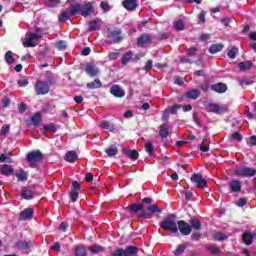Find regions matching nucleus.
I'll return each mask as SVG.
<instances>
[{"mask_svg":"<svg viewBox=\"0 0 256 256\" xmlns=\"http://www.w3.org/2000/svg\"><path fill=\"white\" fill-rule=\"evenodd\" d=\"M190 226H191V229H194L195 231H200V229H201V220H199L197 218H192L190 220Z\"/></svg>","mask_w":256,"mask_h":256,"instance_id":"obj_35","label":"nucleus"},{"mask_svg":"<svg viewBox=\"0 0 256 256\" xmlns=\"http://www.w3.org/2000/svg\"><path fill=\"white\" fill-rule=\"evenodd\" d=\"M255 83V81L249 79V78H242L239 80V85H241V87H247L249 85H253Z\"/></svg>","mask_w":256,"mask_h":256,"instance_id":"obj_44","label":"nucleus"},{"mask_svg":"<svg viewBox=\"0 0 256 256\" xmlns=\"http://www.w3.org/2000/svg\"><path fill=\"white\" fill-rule=\"evenodd\" d=\"M69 19H71V13L67 9L58 15V21L60 23H65V21H69Z\"/></svg>","mask_w":256,"mask_h":256,"instance_id":"obj_26","label":"nucleus"},{"mask_svg":"<svg viewBox=\"0 0 256 256\" xmlns=\"http://www.w3.org/2000/svg\"><path fill=\"white\" fill-rule=\"evenodd\" d=\"M88 251L91 255H97V253H105V247L103 246H88Z\"/></svg>","mask_w":256,"mask_h":256,"instance_id":"obj_29","label":"nucleus"},{"mask_svg":"<svg viewBox=\"0 0 256 256\" xmlns=\"http://www.w3.org/2000/svg\"><path fill=\"white\" fill-rule=\"evenodd\" d=\"M69 13L70 15H77V13H81V4L76 3L75 5H72Z\"/></svg>","mask_w":256,"mask_h":256,"instance_id":"obj_41","label":"nucleus"},{"mask_svg":"<svg viewBox=\"0 0 256 256\" xmlns=\"http://www.w3.org/2000/svg\"><path fill=\"white\" fill-rule=\"evenodd\" d=\"M174 29L176 31H183L185 29V22L183 19H180L174 23Z\"/></svg>","mask_w":256,"mask_h":256,"instance_id":"obj_42","label":"nucleus"},{"mask_svg":"<svg viewBox=\"0 0 256 256\" xmlns=\"http://www.w3.org/2000/svg\"><path fill=\"white\" fill-rule=\"evenodd\" d=\"M99 127L101 129H111V123L109 121H103Z\"/></svg>","mask_w":256,"mask_h":256,"instance_id":"obj_64","label":"nucleus"},{"mask_svg":"<svg viewBox=\"0 0 256 256\" xmlns=\"http://www.w3.org/2000/svg\"><path fill=\"white\" fill-rule=\"evenodd\" d=\"M93 13H95V9H93V4H91V2H87L80 10V15H82V17H89V15H93Z\"/></svg>","mask_w":256,"mask_h":256,"instance_id":"obj_13","label":"nucleus"},{"mask_svg":"<svg viewBox=\"0 0 256 256\" xmlns=\"http://www.w3.org/2000/svg\"><path fill=\"white\" fill-rule=\"evenodd\" d=\"M190 181L192 183H195V185H196V187H198V189H206V187H207V180H205V178H203V176L201 174L194 173L192 175V177L190 178Z\"/></svg>","mask_w":256,"mask_h":256,"instance_id":"obj_8","label":"nucleus"},{"mask_svg":"<svg viewBox=\"0 0 256 256\" xmlns=\"http://www.w3.org/2000/svg\"><path fill=\"white\" fill-rule=\"evenodd\" d=\"M177 229L180 231L181 235L188 236L193 232L191 224L187 223L185 220H180L177 222Z\"/></svg>","mask_w":256,"mask_h":256,"instance_id":"obj_7","label":"nucleus"},{"mask_svg":"<svg viewBox=\"0 0 256 256\" xmlns=\"http://www.w3.org/2000/svg\"><path fill=\"white\" fill-rule=\"evenodd\" d=\"M251 67H253V62L251 61H244V62H240L238 64V69L240 71H249V69H251Z\"/></svg>","mask_w":256,"mask_h":256,"instance_id":"obj_30","label":"nucleus"},{"mask_svg":"<svg viewBox=\"0 0 256 256\" xmlns=\"http://www.w3.org/2000/svg\"><path fill=\"white\" fill-rule=\"evenodd\" d=\"M68 228L69 224L67 222H61L58 229L62 231V233H66Z\"/></svg>","mask_w":256,"mask_h":256,"instance_id":"obj_59","label":"nucleus"},{"mask_svg":"<svg viewBox=\"0 0 256 256\" xmlns=\"http://www.w3.org/2000/svg\"><path fill=\"white\" fill-rule=\"evenodd\" d=\"M200 151H202V153H207V151H209V144L205 143V140L200 144Z\"/></svg>","mask_w":256,"mask_h":256,"instance_id":"obj_60","label":"nucleus"},{"mask_svg":"<svg viewBox=\"0 0 256 256\" xmlns=\"http://www.w3.org/2000/svg\"><path fill=\"white\" fill-rule=\"evenodd\" d=\"M139 253V247L137 246H127L126 249H124V256H133L137 255Z\"/></svg>","mask_w":256,"mask_h":256,"instance_id":"obj_24","label":"nucleus"},{"mask_svg":"<svg viewBox=\"0 0 256 256\" xmlns=\"http://www.w3.org/2000/svg\"><path fill=\"white\" fill-rule=\"evenodd\" d=\"M142 203L149 205L147 207L148 212L143 211V204L139 203H132L128 205L126 207V211H128V213H139L141 211V213L138 214L140 219H152L153 214L151 213H163V210H161L157 204H153V198L151 197L143 198Z\"/></svg>","mask_w":256,"mask_h":256,"instance_id":"obj_1","label":"nucleus"},{"mask_svg":"<svg viewBox=\"0 0 256 256\" xmlns=\"http://www.w3.org/2000/svg\"><path fill=\"white\" fill-rule=\"evenodd\" d=\"M112 256H125V249L118 248L111 253Z\"/></svg>","mask_w":256,"mask_h":256,"instance_id":"obj_57","label":"nucleus"},{"mask_svg":"<svg viewBox=\"0 0 256 256\" xmlns=\"http://www.w3.org/2000/svg\"><path fill=\"white\" fill-rule=\"evenodd\" d=\"M26 159L31 167H36L38 163L43 161V153L40 150H34L27 154Z\"/></svg>","mask_w":256,"mask_h":256,"instance_id":"obj_5","label":"nucleus"},{"mask_svg":"<svg viewBox=\"0 0 256 256\" xmlns=\"http://www.w3.org/2000/svg\"><path fill=\"white\" fill-rule=\"evenodd\" d=\"M100 7L104 10V13H109V11H111V6H109V2L107 1H102L100 3Z\"/></svg>","mask_w":256,"mask_h":256,"instance_id":"obj_52","label":"nucleus"},{"mask_svg":"<svg viewBox=\"0 0 256 256\" xmlns=\"http://www.w3.org/2000/svg\"><path fill=\"white\" fill-rule=\"evenodd\" d=\"M138 46L143 47V45H147L149 43H153V39L151 38V34L143 33L138 37L137 40Z\"/></svg>","mask_w":256,"mask_h":256,"instance_id":"obj_11","label":"nucleus"},{"mask_svg":"<svg viewBox=\"0 0 256 256\" xmlns=\"http://www.w3.org/2000/svg\"><path fill=\"white\" fill-rule=\"evenodd\" d=\"M10 129H11L10 125L2 126V128L0 130V135H7V133H9Z\"/></svg>","mask_w":256,"mask_h":256,"instance_id":"obj_62","label":"nucleus"},{"mask_svg":"<svg viewBox=\"0 0 256 256\" xmlns=\"http://www.w3.org/2000/svg\"><path fill=\"white\" fill-rule=\"evenodd\" d=\"M79 199V192L72 190L70 192V200L72 203H76V201Z\"/></svg>","mask_w":256,"mask_h":256,"instance_id":"obj_55","label":"nucleus"},{"mask_svg":"<svg viewBox=\"0 0 256 256\" xmlns=\"http://www.w3.org/2000/svg\"><path fill=\"white\" fill-rule=\"evenodd\" d=\"M33 245H35V243L31 240H19L16 243L17 249H22L23 251H25L27 249H31V247H33Z\"/></svg>","mask_w":256,"mask_h":256,"instance_id":"obj_15","label":"nucleus"},{"mask_svg":"<svg viewBox=\"0 0 256 256\" xmlns=\"http://www.w3.org/2000/svg\"><path fill=\"white\" fill-rule=\"evenodd\" d=\"M185 249H187V245L185 244L178 245L176 249L173 251V254L175 256L183 255V253H185Z\"/></svg>","mask_w":256,"mask_h":256,"instance_id":"obj_39","label":"nucleus"},{"mask_svg":"<svg viewBox=\"0 0 256 256\" xmlns=\"http://www.w3.org/2000/svg\"><path fill=\"white\" fill-rule=\"evenodd\" d=\"M55 107V104L47 103L42 107V111L44 113H52Z\"/></svg>","mask_w":256,"mask_h":256,"instance_id":"obj_45","label":"nucleus"},{"mask_svg":"<svg viewBox=\"0 0 256 256\" xmlns=\"http://www.w3.org/2000/svg\"><path fill=\"white\" fill-rule=\"evenodd\" d=\"M184 97H186V99L195 101V99H199V97H201V91L198 89L189 90L184 94Z\"/></svg>","mask_w":256,"mask_h":256,"instance_id":"obj_19","label":"nucleus"},{"mask_svg":"<svg viewBox=\"0 0 256 256\" xmlns=\"http://www.w3.org/2000/svg\"><path fill=\"white\" fill-rule=\"evenodd\" d=\"M119 50H115V52H110L108 53V59L109 61H115V59H118L119 58Z\"/></svg>","mask_w":256,"mask_h":256,"instance_id":"obj_53","label":"nucleus"},{"mask_svg":"<svg viewBox=\"0 0 256 256\" xmlns=\"http://www.w3.org/2000/svg\"><path fill=\"white\" fill-rule=\"evenodd\" d=\"M85 72L89 77H97L99 75L100 70L99 68L95 65V63H87L85 67Z\"/></svg>","mask_w":256,"mask_h":256,"instance_id":"obj_10","label":"nucleus"},{"mask_svg":"<svg viewBox=\"0 0 256 256\" xmlns=\"http://www.w3.org/2000/svg\"><path fill=\"white\" fill-rule=\"evenodd\" d=\"M231 21H232V19L229 18V17L222 18V19L220 20V22L222 23V25H225L226 27H231Z\"/></svg>","mask_w":256,"mask_h":256,"instance_id":"obj_61","label":"nucleus"},{"mask_svg":"<svg viewBox=\"0 0 256 256\" xmlns=\"http://www.w3.org/2000/svg\"><path fill=\"white\" fill-rule=\"evenodd\" d=\"M177 215L169 214L164 217L163 221L160 222V227L164 229V231H171V233H178L179 229L177 228Z\"/></svg>","mask_w":256,"mask_h":256,"instance_id":"obj_2","label":"nucleus"},{"mask_svg":"<svg viewBox=\"0 0 256 256\" xmlns=\"http://www.w3.org/2000/svg\"><path fill=\"white\" fill-rule=\"evenodd\" d=\"M144 149L148 153V155H150V157H151V155H153V151H154L155 148L153 147V143L146 142L144 144Z\"/></svg>","mask_w":256,"mask_h":256,"instance_id":"obj_46","label":"nucleus"},{"mask_svg":"<svg viewBox=\"0 0 256 256\" xmlns=\"http://www.w3.org/2000/svg\"><path fill=\"white\" fill-rule=\"evenodd\" d=\"M107 39H108V43L110 45H117L119 43H121V41H123V39H125V37L123 36V30H121V28H108L107 29Z\"/></svg>","mask_w":256,"mask_h":256,"instance_id":"obj_3","label":"nucleus"},{"mask_svg":"<svg viewBox=\"0 0 256 256\" xmlns=\"http://www.w3.org/2000/svg\"><path fill=\"white\" fill-rule=\"evenodd\" d=\"M28 174L25 170H20L19 173L16 174V178L18 179V181H27L28 179Z\"/></svg>","mask_w":256,"mask_h":256,"instance_id":"obj_40","label":"nucleus"},{"mask_svg":"<svg viewBox=\"0 0 256 256\" xmlns=\"http://www.w3.org/2000/svg\"><path fill=\"white\" fill-rule=\"evenodd\" d=\"M239 49L237 47L233 46L231 50L228 51V57L229 59H235L237 57Z\"/></svg>","mask_w":256,"mask_h":256,"instance_id":"obj_49","label":"nucleus"},{"mask_svg":"<svg viewBox=\"0 0 256 256\" xmlns=\"http://www.w3.org/2000/svg\"><path fill=\"white\" fill-rule=\"evenodd\" d=\"M216 241H227L228 236L225 233L219 232L214 236Z\"/></svg>","mask_w":256,"mask_h":256,"instance_id":"obj_50","label":"nucleus"},{"mask_svg":"<svg viewBox=\"0 0 256 256\" xmlns=\"http://www.w3.org/2000/svg\"><path fill=\"white\" fill-rule=\"evenodd\" d=\"M75 255L76 256H87V250L85 249V246L78 245L75 247Z\"/></svg>","mask_w":256,"mask_h":256,"instance_id":"obj_38","label":"nucleus"},{"mask_svg":"<svg viewBox=\"0 0 256 256\" xmlns=\"http://www.w3.org/2000/svg\"><path fill=\"white\" fill-rule=\"evenodd\" d=\"M45 5L47 7H58V5H61V0H45Z\"/></svg>","mask_w":256,"mask_h":256,"instance_id":"obj_47","label":"nucleus"},{"mask_svg":"<svg viewBox=\"0 0 256 256\" xmlns=\"http://www.w3.org/2000/svg\"><path fill=\"white\" fill-rule=\"evenodd\" d=\"M49 84L44 81H38L36 82L35 86V92L36 95H47L49 93Z\"/></svg>","mask_w":256,"mask_h":256,"instance_id":"obj_9","label":"nucleus"},{"mask_svg":"<svg viewBox=\"0 0 256 256\" xmlns=\"http://www.w3.org/2000/svg\"><path fill=\"white\" fill-rule=\"evenodd\" d=\"M207 251H209L211 255H219V253H221V249H219V247H217L216 245L208 246Z\"/></svg>","mask_w":256,"mask_h":256,"instance_id":"obj_43","label":"nucleus"},{"mask_svg":"<svg viewBox=\"0 0 256 256\" xmlns=\"http://www.w3.org/2000/svg\"><path fill=\"white\" fill-rule=\"evenodd\" d=\"M21 197L26 200L33 199L35 197V192H33L29 187H22Z\"/></svg>","mask_w":256,"mask_h":256,"instance_id":"obj_18","label":"nucleus"},{"mask_svg":"<svg viewBox=\"0 0 256 256\" xmlns=\"http://www.w3.org/2000/svg\"><path fill=\"white\" fill-rule=\"evenodd\" d=\"M212 91H215V93H225V91H227V85L224 83H217V84H213L211 86Z\"/></svg>","mask_w":256,"mask_h":256,"instance_id":"obj_23","label":"nucleus"},{"mask_svg":"<svg viewBox=\"0 0 256 256\" xmlns=\"http://www.w3.org/2000/svg\"><path fill=\"white\" fill-rule=\"evenodd\" d=\"M187 55L188 57H195L197 56V48L195 47H190L187 49Z\"/></svg>","mask_w":256,"mask_h":256,"instance_id":"obj_58","label":"nucleus"},{"mask_svg":"<svg viewBox=\"0 0 256 256\" xmlns=\"http://www.w3.org/2000/svg\"><path fill=\"white\" fill-rule=\"evenodd\" d=\"M231 139H234V141L241 142L243 141V136L239 132H234L231 134Z\"/></svg>","mask_w":256,"mask_h":256,"instance_id":"obj_56","label":"nucleus"},{"mask_svg":"<svg viewBox=\"0 0 256 256\" xmlns=\"http://www.w3.org/2000/svg\"><path fill=\"white\" fill-rule=\"evenodd\" d=\"M105 153L106 155H108V157H115V155L119 153V149L117 148V146L111 145L105 149Z\"/></svg>","mask_w":256,"mask_h":256,"instance_id":"obj_28","label":"nucleus"},{"mask_svg":"<svg viewBox=\"0 0 256 256\" xmlns=\"http://www.w3.org/2000/svg\"><path fill=\"white\" fill-rule=\"evenodd\" d=\"M110 93L111 95H113L114 97H118L119 99L125 97V90H123V88H121V86L119 85H112V87L110 88Z\"/></svg>","mask_w":256,"mask_h":256,"instance_id":"obj_12","label":"nucleus"},{"mask_svg":"<svg viewBox=\"0 0 256 256\" xmlns=\"http://www.w3.org/2000/svg\"><path fill=\"white\" fill-rule=\"evenodd\" d=\"M13 173H15V169H13V166L9 164L0 165V175L9 177V175H13Z\"/></svg>","mask_w":256,"mask_h":256,"instance_id":"obj_16","label":"nucleus"},{"mask_svg":"<svg viewBox=\"0 0 256 256\" xmlns=\"http://www.w3.org/2000/svg\"><path fill=\"white\" fill-rule=\"evenodd\" d=\"M122 5L127 11H135L138 6L137 0H124Z\"/></svg>","mask_w":256,"mask_h":256,"instance_id":"obj_17","label":"nucleus"},{"mask_svg":"<svg viewBox=\"0 0 256 256\" xmlns=\"http://www.w3.org/2000/svg\"><path fill=\"white\" fill-rule=\"evenodd\" d=\"M99 21H100L99 19H94L92 21H89L88 23H89L90 26L88 27L87 31L91 32V31L99 30L100 29Z\"/></svg>","mask_w":256,"mask_h":256,"instance_id":"obj_33","label":"nucleus"},{"mask_svg":"<svg viewBox=\"0 0 256 256\" xmlns=\"http://www.w3.org/2000/svg\"><path fill=\"white\" fill-rule=\"evenodd\" d=\"M159 136L162 137V139L169 137V126H167V124L164 123L160 126Z\"/></svg>","mask_w":256,"mask_h":256,"instance_id":"obj_27","label":"nucleus"},{"mask_svg":"<svg viewBox=\"0 0 256 256\" xmlns=\"http://www.w3.org/2000/svg\"><path fill=\"white\" fill-rule=\"evenodd\" d=\"M56 49H58V51H65V49H67V43H65V41L60 40L55 44Z\"/></svg>","mask_w":256,"mask_h":256,"instance_id":"obj_48","label":"nucleus"},{"mask_svg":"<svg viewBox=\"0 0 256 256\" xmlns=\"http://www.w3.org/2000/svg\"><path fill=\"white\" fill-rule=\"evenodd\" d=\"M181 107H183L181 104H175L168 111L171 115H177V111H179Z\"/></svg>","mask_w":256,"mask_h":256,"instance_id":"obj_54","label":"nucleus"},{"mask_svg":"<svg viewBox=\"0 0 256 256\" xmlns=\"http://www.w3.org/2000/svg\"><path fill=\"white\" fill-rule=\"evenodd\" d=\"M79 156L77 155L76 151H68L65 154V161H67V163H75L76 161H78Z\"/></svg>","mask_w":256,"mask_h":256,"instance_id":"obj_21","label":"nucleus"},{"mask_svg":"<svg viewBox=\"0 0 256 256\" xmlns=\"http://www.w3.org/2000/svg\"><path fill=\"white\" fill-rule=\"evenodd\" d=\"M209 53L211 55H215V53H219L220 51H223V44H212L209 49Z\"/></svg>","mask_w":256,"mask_h":256,"instance_id":"obj_32","label":"nucleus"},{"mask_svg":"<svg viewBox=\"0 0 256 256\" xmlns=\"http://www.w3.org/2000/svg\"><path fill=\"white\" fill-rule=\"evenodd\" d=\"M44 131H51V133H57V127L54 123H50L44 126Z\"/></svg>","mask_w":256,"mask_h":256,"instance_id":"obj_51","label":"nucleus"},{"mask_svg":"<svg viewBox=\"0 0 256 256\" xmlns=\"http://www.w3.org/2000/svg\"><path fill=\"white\" fill-rule=\"evenodd\" d=\"M72 187H73L74 191H76V192L81 191V184L79 183V181H73Z\"/></svg>","mask_w":256,"mask_h":256,"instance_id":"obj_63","label":"nucleus"},{"mask_svg":"<svg viewBox=\"0 0 256 256\" xmlns=\"http://www.w3.org/2000/svg\"><path fill=\"white\" fill-rule=\"evenodd\" d=\"M242 240L245 245H251L253 243V234L251 232H244Z\"/></svg>","mask_w":256,"mask_h":256,"instance_id":"obj_31","label":"nucleus"},{"mask_svg":"<svg viewBox=\"0 0 256 256\" xmlns=\"http://www.w3.org/2000/svg\"><path fill=\"white\" fill-rule=\"evenodd\" d=\"M4 59L7 65H13V63H15V57H13V52L11 50L6 52Z\"/></svg>","mask_w":256,"mask_h":256,"instance_id":"obj_36","label":"nucleus"},{"mask_svg":"<svg viewBox=\"0 0 256 256\" xmlns=\"http://www.w3.org/2000/svg\"><path fill=\"white\" fill-rule=\"evenodd\" d=\"M122 153L128 157V159H131V161H137V159H139V152L137 150L123 148Z\"/></svg>","mask_w":256,"mask_h":256,"instance_id":"obj_14","label":"nucleus"},{"mask_svg":"<svg viewBox=\"0 0 256 256\" xmlns=\"http://www.w3.org/2000/svg\"><path fill=\"white\" fill-rule=\"evenodd\" d=\"M203 106L207 113H215V115H223V113L229 111L227 105L219 106V104L204 102Z\"/></svg>","mask_w":256,"mask_h":256,"instance_id":"obj_4","label":"nucleus"},{"mask_svg":"<svg viewBox=\"0 0 256 256\" xmlns=\"http://www.w3.org/2000/svg\"><path fill=\"white\" fill-rule=\"evenodd\" d=\"M31 122L34 125V127H39L41 125V113L36 112L32 117H31Z\"/></svg>","mask_w":256,"mask_h":256,"instance_id":"obj_37","label":"nucleus"},{"mask_svg":"<svg viewBox=\"0 0 256 256\" xmlns=\"http://www.w3.org/2000/svg\"><path fill=\"white\" fill-rule=\"evenodd\" d=\"M230 190L232 193H239L241 191V182L239 180H231L229 183Z\"/></svg>","mask_w":256,"mask_h":256,"instance_id":"obj_22","label":"nucleus"},{"mask_svg":"<svg viewBox=\"0 0 256 256\" xmlns=\"http://www.w3.org/2000/svg\"><path fill=\"white\" fill-rule=\"evenodd\" d=\"M87 89H101V87H103V83L101 82V80L99 79H95L92 82H89L86 84Z\"/></svg>","mask_w":256,"mask_h":256,"instance_id":"obj_25","label":"nucleus"},{"mask_svg":"<svg viewBox=\"0 0 256 256\" xmlns=\"http://www.w3.org/2000/svg\"><path fill=\"white\" fill-rule=\"evenodd\" d=\"M32 218H33V208H26L19 215L20 221H27V219H32Z\"/></svg>","mask_w":256,"mask_h":256,"instance_id":"obj_20","label":"nucleus"},{"mask_svg":"<svg viewBox=\"0 0 256 256\" xmlns=\"http://www.w3.org/2000/svg\"><path fill=\"white\" fill-rule=\"evenodd\" d=\"M236 177H255L256 170L250 167H241L234 171Z\"/></svg>","mask_w":256,"mask_h":256,"instance_id":"obj_6","label":"nucleus"},{"mask_svg":"<svg viewBox=\"0 0 256 256\" xmlns=\"http://www.w3.org/2000/svg\"><path fill=\"white\" fill-rule=\"evenodd\" d=\"M132 59H133V53L131 51L125 52L122 55L121 63L122 65H127V63H129V61H131Z\"/></svg>","mask_w":256,"mask_h":256,"instance_id":"obj_34","label":"nucleus"}]
</instances>
